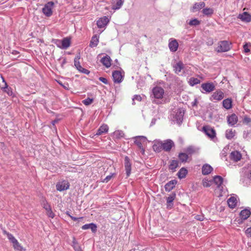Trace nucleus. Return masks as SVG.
<instances>
[{"label":"nucleus","mask_w":251,"mask_h":251,"mask_svg":"<svg viewBox=\"0 0 251 251\" xmlns=\"http://www.w3.org/2000/svg\"><path fill=\"white\" fill-rule=\"evenodd\" d=\"M213 171V168L208 164H205L203 165L201 169L202 174L203 175H207Z\"/></svg>","instance_id":"obj_20"},{"label":"nucleus","mask_w":251,"mask_h":251,"mask_svg":"<svg viewBox=\"0 0 251 251\" xmlns=\"http://www.w3.org/2000/svg\"><path fill=\"white\" fill-rule=\"evenodd\" d=\"M178 157L180 161L182 163L187 162L189 158L188 154L187 153L183 152L179 153L178 155Z\"/></svg>","instance_id":"obj_37"},{"label":"nucleus","mask_w":251,"mask_h":251,"mask_svg":"<svg viewBox=\"0 0 251 251\" xmlns=\"http://www.w3.org/2000/svg\"><path fill=\"white\" fill-rule=\"evenodd\" d=\"M213 180L218 188H220L223 182V178L220 176H216L213 178Z\"/></svg>","instance_id":"obj_34"},{"label":"nucleus","mask_w":251,"mask_h":251,"mask_svg":"<svg viewBox=\"0 0 251 251\" xmlns=\"http://www.w3.org/2000/svg\"><path fill=\"white\" fill-rule=\"evenodd\" d=\"M133 139L134 140V143L141 150L142 154H144L145 150L143 147L142 143L145 142L147 141V139L146 137L144 136H137L133 137Z\"/></svg>","instance_id":"obj_1"},{"label":"nucleus","mask_w":251,"mask_h":251,"mask_svg":"<svg viewBox=\"0 0 251 251\" xmlns=\"http://www.w3.org/2000/svg\"><path fill=\"white\" fill-rule=\"evenodd\" d=\"M70 184L66 180L58 182L56 185V189L59 191H63L69 188Z\"/></svg>","instance_id":"obj_9"},{"label":"nucleus","mask_w":251,"mask_h":251,"mask_svg":"<svg viewBox=\"0 0 251 251\" xmlns=\"http://www.w3.org/2000/svg\"><path fill=\"white\" fill-rule=\"evenodd\" d=\"M124 0H112V9H119L123 5Z\"/></svg>","instance_id":"obj_22"},{"label":"nucleus","mask_w":251,"mask_h":251,"mask_svg":"<svg viewBox=\"0 0 251 251\" xmlns=\"http://www.w3.org/2000/svg\"><path fill=\"white\" fill-rule=\"evenodd\" d=\"M223 106L226 109H229L232 107V100L230 99H226L223 101Z\"/></svg>","instance_id":"obj_33"},{"label":"nucleus","mask_w":251,"mask_h":251,"mask_svg":"<svg viewBox=\"0 0 251 251\" xmlns=\"http://www.w3.org/2000/svg\"><path fill=\"white\" fill-rule=\"evenodd\" d=\"M162 146V141H156L153 145L152 149L154 151L160 152L163 150Z\"/></svg>","instance_id":"obj_26"},{"label":"nucleus","mask_w":251,"mask_h":251,"mask_svg":"<svg viewBox=\"0 0 251 251\" xmlns=\"http://www.w3.org/2000/svg\"><path fill=\"white\" fill-rule=\"evenodd\" d=\"M108 130V126L106 125H102L98 129L97 134L100 135L103 133H107Z\"/></svg>","instance_id":"obj_30"},{"label":"nucleus","mask_w":251,"mask_h":251,"mask_svg":"<svg viewBox=\"0 0 251 251\" xmlns=\"http://www.w3.org/2000/svg\"><path fill=\"white\" fill-rule=\"evenodd\" d=\"M251 47V43H247L243 46V49L245 52H249L250 51V47Z\"/></svg>","instance_id":"obj_49"},{"label":"nucleus","mask_w":251,"mask_h":251,"mask_svg":"<svg viewBox=\"0 0 251 251\" xmlns=\"http://www.w3.org/2000/svg\"><path fill=\"white\" fill-rule=\"evenodd\" d=\"M201 87L205 93H210L215 89V86L212 82L203 83Z\"/></svg>","instance_id":"obj_8"},{"label":"nucleus","mask_w":251,"mask_h":251,"mask_svg":"<svg viewBox=\"0 0 251 251\" xmlns=\"http://www.w3.org/2000/svg\"><path fill=\"white\" fill-rule=\"evenodd\" d=\"M62 49H66L68 47L70 46L71 45V41L70 39L66 37L64 38L62 40Z\"/></svg>","instance_id":"obj_35"},{"label":"nucleus","mask_w":251,"mask_h":251,"mask_svg":"<svg viewBox=\"0 0 251 251\" xmlns=\"http://www.w3.org/2000/svg\"><path fill=\"white\" fill-rule=\"evenodd\" d=\"M184 64L181 61H179L176 63L174 66V71L175 73L176 74H178L184 68Z\"/></svg>","instance_id":"obj_23"},{"label":"nucleus","mask_w":251,"mask_h":251,"mask_svg":"<svg viewBox=\"0 0 251 251\" xmlns=\"http://www.w3.org/2000/svg\"><path fill=\"white\" fill-rule=\"evenodd\" d=\"M113 137L115 139H119L124 137V133L122 130H116L113 133Z\"/></svg>","instance_id":"obj_40"},{"label":"nucleus","mask_w":251,"mask_h":251,"mask_svg":"<svg viewBox=\"0 0 251 251\" xmlns=\"http://www.w3.org/2000/svg\"><path fill=\"white\" fill-rule=\"evenodd\" d=\"M4 233L6 234L8 239L12 243V244H14V243H16V242L18 241L12 234L7 232L6 231H4Z\"/></svg>","instance_id":"obj_41"},{"label":"nucleus","mask_w":251,"mask_h":251,"mask_svg":"<svg viewBox=\"0 0 251 251\" xmlns=\"http://www.w3.org/2000/svg\"><path fill=\"white\" fill-rule=\"evenodd\" d=\"M203 186L206 187H208L210 186V184L208 181L204 182H203Z\"/></svg>","instance_id":"obj_61"},{"label":"nucleus","mask_w":251,"mask_h":251,"mask_svg":"<svg viewBox=\"0 0 251 251\" xmlns=\"http://www.w3.org/2000/svg\"><path fill=\"white\" fill-rule=\"evenodd\" d=\"M57 122H58V120H54V121H52V122H51V123H52V124L54 126V125H55V124L56 123H57Z\"/></svg>","instance_id":"obj_63"},{"label":"nucleus","mask_w":251,"mask_h":251,"mask_svg":"<svg viewBox=\"0 0 251 251\" xmlns=\"http://www.w3.org/2000/svg\"><path fill=\"white\" fill-rule=\"evenodd\" d=\"M78 245L77 242L76 241L75 238V237H73V241H72V246H74L75 245Z\"/></svg>","instance_id":"obj_59"},{"label":"nucleus","mask_w":251,"mask_h":251,"mask_svg":"<svg viewBox=\"0 0 251 251\" xmlns=\"http://www.w3.org/2000/svg\"><path fill=\"white\" fill-rule=\"evenodd\" d=\"M200 80L197 78L191 77L190 79L189 83L191 86L199 84L200 83Z\"/></svg>","instance_id":"obj_44"},{"label":"nucleus","mask_w":251,"mask_h":251,"mask_svg":"<svg viewBox=\"0 0 251 251\" xmlns=\"http://www.w3.org/2000/svg\"><path fill=\"white\" fill-rule=\"evenodd\" d=\"M162 149L165 151H170L172 148L175 147L174 142L171 139H167L162 142Z\"/></svg>","instance_id":"obj_6"},{"label":"nucleus","mask_w":251,"mask_h":251,"mask_svg":"<svg viewBox=\"0 0 251 251\" xmlns=\"http://www.w3.org/2000/svg\"><path fill=\"white\" fill-rule=\"evenodd\" d=\"M62 40L55 39L53 40V43L59 48L62 49Z\"/></svg>","instance_id":"obj_50"},{"label":"nucleus","mask_w":251,"mask_h":251,"mask_svg":"<svg viewBox=\"0 0 251 251\" xmlns=\"http://www.w3.org/2000/svg\"><path fill=\"white\" fill-rule=\"evenodd\" d=\"M73 247L75 251H82L79 245H75Z\"/></svg>","instance_id":"obj_57"},{"label":"nucleus","mask_w":251,"mask_h":251,"mask_svg":"<svg viewBox=\"0 0 251 251\" xmlns=\"http://www.w3.org/2000/svg\"><path fill=\"white\" fill-rule=\"evenodd\" d=\"M109 20L106 16L100 18L97 22V25L99 28H102L109 23Z\"/></svg>","instance_id":"obj_14"},{"label":"nucleus","mask_w":251,"mask_h":251,"mask_svg":"<svg viewBox=\"0 0 251 251\" xmlns=\"http://www.w3.org/2000/svg\"><path fill=\"white\" fill-rule=\"evenodd\" d=\"M235 135V131L233 130L232 129H227L226 131V137L228 139H232Z\"/></svg>","instance_id":"obj_36"},{"label":"nucleus","mask_w":251,"mask_h":251,"mask_svg":"<svg viewBox=\"0 0 251 251\" xmlns=\"http://www.w3.org/2000/svg\"><path fill=\"white\" fill-rule=\"evenodd\" d=\"M99 80L103 82L105 84H107L108 83V80L106 78L103 77H100L99 78Z\"/></svg>","instance_id":"obj_56"},{"label":"nucleus","mask_w":251,"mask_h":251,"mask_svg":"<svg viewBox=\"0 0 251 251\" xmlns=\"http://www.w3.org/2000/svg\"><path fill=\"white\" fill-rule=\"evenodd\" d=\"M54 3L52 1H50L46 4L42 8V12L47 17H50L52 14V7Z\"/></svg>","instance_id":"obj_4"},{"label":"nucleus","mask_w":251,"mask_h":251,"mask_svg":"<svg viewBox=\"0 0 251 251\" xmlns=\"http://www.w3.org/2000/svg\"><path fill=\"white\" fill-rule=\"evenodd\" d=\"M230 45L231 43H229L227 41L224 40L220 41L219 43L216 50L219 52L227 51L230 49Z\"/></svg>","instance_id":"obj_2"},{"label":"nucleus","mask_w":251,"mask_h":251,"mask_svg":"<svg viewBox=\"0 0 251 251\" xmlns=\"http://www.w3.org/2000/svg\"><path fill=\"white\" fill-rule=\"evenodd\" d=\"M47 214L50 218H53L54 217V214L53 213L51 209L47 211Z\"/></svg>","instance_id":"obj_55"},{"label":"nucleus","mask_w":251,"mask_h":251,"mask_svg":"<svg viewBox=\"0 0 251 251\" xmlns=\"http://www.w3.org/2000/svg\"><path fill=\"white\" fill-rule=\"evenodd\" d=\"M93 101V99L88 98L82 101V103L85 105H89L91 104Z\"/></svg>","instance_id":"obj_48"},{"label":"nucleus","mask_w":251,"mask_h":251,"mask_svg":"<svg viewBox=\"0 0 251 251\" xmlns=\"http://www.w3.org/2000/svg\"><path fill=\"white\" fill-rule=\"evenodd\" d=\"M200 24V21L197 19H194L190 20L189 22V25L191 26H196Z\"/></svg>","instance_id":"obj_46"},{"label":"nucleus","mask_w":251,"mask_h":251,"mask_svg":"<svg viewBox=\"0 0 251 251\" xmlns=\"http://www.w3.org/2000/svg\"><path fill=\"white\" fill-rule=\"evenodd\" d=\"M99 36L97 35H94L90 42L89 46L91 48L96 47L99 43Z\"/></svg>","instance_id":"obj_29"},{"label":"nucleus","mask_w":251,"mask_h":251,"mask_svg":"<svg viewBox=\"0 0 251 251\" xmlns=\"http://www.w3.org/2000/svg\"><path fill=\"white\" fill-rule=\"evenodd\" d=\"M112 76L115 83H120L123 79V76L122 75L121 72L119 71H114L112 73Z\"/></svg>","instance_id":"obj_15"},{"label":"nucleus","mask_w":251,"mask_h":251,"mask_svg":"<svg viewBox=\"0 0 251 251\" xmlns=\"http://www.w3.org/2000/svg\"><path fill=\"white\" fill-rule=\"evenodd\" d=\"M80 55H77L74 59V65L76 69L81 68L80 63L79 62Z\"/></svg>","instance_id":"obj_42"},{"label":"nucleus","mask_w":251,"mask_h":251,"mask_svg":"<svg viewBox=\"0 0 251 251\" xmlns=\"http://www.w3.org/2000/svg\"><path fill=\"white\" fill-rule=\"evenodd\" d=\"M177 183V181L175 179L172 180L168 182L165 185V189L166 191H171L175 187Z\"/></svg>","instance_id":"obj_21"},{"label":"nucleus","mask_w":251,"mask_h":251,"mask_svg":"<svg viewBox=\"0 0 251 251\" xmlns=\"http://www.w3.org/2000/svg\"><path fill=\"white\" fill-rule=\"evenodd\" d=\"M197 103H198L197 100V99H195L194 101L193 102H192V105L193 106H195L197 105Z\"/></svg>","instance_id":"obj_62"},{"label":"nucleus","mask_w":251,"mask_h":251,"mask_svg":"<svg viewBox=\"0 0 251 251\" xmlns=\"http://www.w3.org/2000/svg\"><path fill=\"white\" fill-rule=\"evenodd\" d=\"M164 94V90L162 88L156 86L152 89V94L151 96H153V97L155 99H160L163 98Z\"/></svg>","instance_id":"obj_3"},{"label":"nucleus","mask_w":251,"mask_h":251,"mask_svg":"<svg viewBox=\"0 0 251 251\" xmlns=\"http://www.w3.org/2000/svg\"><path fill=\"white\" fill-rule=\"evenodd\" d=\"M81 228L83 230L91 229L93 233H96L97 230V226L94 223L85 224L81 227Z\"/></svg>","instance_id":"obj_19"},{"label":"nucleus","mask_w":251,"mask_h":251,"mask_svg":"<svg viewBox=\"0 0 251 251\" xmlns=\"http://www.w3.org/2000/svg\"><path fill=\"white\" fill-rule=\"evenodd\" d=\"M187 173L188 171L186 168L183 167L181 168L177 173L178 177L180 179H182L185 177L186 175L187 174Z\"/></svg>","instance_id":"obj_32"},{"label":"nucleus","mask_w":251,"mask_h":251,"mask_svg":"<svg viewBox=\"0 0 251 251\" xmlns=\"http://www.w3.org/2000/svg\"><path fill=\"white\" fill-rule=\"evenodd\" d=\"M71 218L72 219V220H73V221H78L79 219H82V217H80V218H76V217H73V216H71Z\"/></svg>","instance_id":"obj_60"},{"label":"nucleus","mask_w":251,"mask_h":251,"mask_svg":"<svg viewBox=\"0 0 251 251\" xmlns=\"http://www.w3.org/2000/svg\"><path fill=\"white\" fill-rule=\"evenodd\" d=\"M243 122L244 123L249 124L251 122V119L248 116H245L243 118Z\"/></svg>","instance_id":"obj_53"},{"label":"nucleus","mask_w":251,"mask_h":251,"mask_svg":"<svg viewBox=\"0 0 251 251\" xmlns=\"http://www.w3.org/2000/svg\"><path fill=\"white\" fill-rule=\"evenodd\" d=\"M13 247L15 250L22 251L23 250H25V249H24V248L21 245V244L18 242V241L16 242V243H14V244H13Z\"/></svg>","instance_id":"obj_43"},{"label":"nucleus","mask_w":251,"mask_h":251,"mask_svg":"<svg viewBox=\"0 0 251 251\" xmlns=\"http://www.w3.org/2000/svg\"><path fill=\"white\" fill-rule=\"evenodd\" d=\"M239 18L244 22H250L251 21V15L247 12H244L239 16Z\"/></svg>","instance_id":"obj_25"},{"label":"nucleus","mask_w":251,"mask_h":251,"mask_svg":"<svg viewBox=\"0 0 251 251\" xmlns=\"http://www.w3.org/2000/svg\"><path fill=\"white\" fill-rule=\"evenodd\" d=\"M131 165L129 158L127 156H126L125 157V167L127 177L129 176L131 174Z\"/></svg>","instance_id":"obj_16"},{"label":"nucleus","mask_w":251,"mask_h":251,"mask_svg":"<svg viewBox=\"0 0 251 251\" xmlns=\"http://www.w3.org/2000/svg\"><path fill=\"white\" fill-rule=\"evenodd\" d=\"M77 70L79 72L84 74L89 75L90 74V71L88 70L83 68L81 66V68H78Z\"/></svg>","instance_id":"obj_51"},{"label":"nucleus","mask_w":251,"mask_h":251,"mask_svg":"<svg viewBox=\"0 0 251 251\" xmlns=\"http://www.w3.org/2000/svg\"><path fill=\"white\" fill-rule=\"evenodd\" d=\"M251 215V212L248 209H244L242 210L240 213V216L242 220L247 219Z\"/></svg>","instance_id":"obj_28"},{"label":"nucleus","mask_w":251,"mask_h":251,"mask_svg":"<svg viewBox=\"0 0 251 251\" xmlns=\"http://www.w3.org/2000/svg\"><path fill=\"white\" fill-rule=\"evenodd\" d=\"M176 194L175 193H172L170 196L167 198V208L171 209L174 206V201L176 198Z\"/></svg>","instance_id":"obj_13"},{"label":"nucleus","mask_w":251,"mask_h":251,"mask_svg":"<svg viewBox=\"0 0 251 251\" xmlns=\"http://www.w3.org/2000/svg\"><path fill=\"white\" fill-rule=\"evenodd\" d=\"M203 132L210 138L213 139L216 137L215 130L208 126H203L202 127Z\"/></svg>","instance_id":"obj_5"},{"label":"nucleus","mask_w":251,"mask_h":251,"mask_svg":"<svg viewBox=\"0 0 251 251\" xmlns=\"http://www.w3.org/2000/svg\"><path fill=\"white\" fill-rule=\"evenodd\" d=\"M246 233L248 236L251 237V227L247 229L246 230Z\"/></svg>","instance_id":"obj_58"},{"label":"nucleus","mask_w":251,"mask_h":251,"mask_svg":"<svg viewBox=\"0 0 251 251\" xmlns=\"http://www.w3.org/2000/svg\"><path fill=\"white\" fill-rule=\"evenodd\" d=\"M205 5V4L204 2H196L194 4L193 6L191 8L190 11L192 12H195L204 7Z\"/></svg>","instance_id":"obj_18"},{"label":"nucleus","mask_w":251,"mask_h":251,"mask_svg":"<svg viewBox=\"0 0 251 251\" xmlns=\"http://www.w3.org/2000/svg\"><path fill=\"white\" fill-rule=\"evenodd\" d=\"M237 199L234 197H230L227 201L228 205L231 208H235L237 205Z\"/></svg>","instance_id":"obj_27"},{"label":"nucleus","mask_w":251,"mask_h":251,"mask_svg":"<svg viewBox=\"0 0 251 251\" xmlns=\"http://www.w3.org/2000/svg\"><path fill=\"white\" fill-rule=\"evenodd\" d=\"M238 117L234 113L227 117V122L230 126H234L238 122Z\"/></svg>","instance_id":"obj_12"},{"label":"nucleus","mask_w":251,"mask_h":251,"mask_svg":"<svg viewBox=\"0 0 251 251\" xmlns=\"http://www.w3.org/2000/svg\"><path fill=\"white\" fill-rule=\"evenodd\" d=\"M224 98V94L221 90H219L213 93L210 98V100L212 101H220Z\"/></svg>","instance_id":"obj_7"},{"label":"nucleus","mask_w":251,"mask_h":251,"mask_svg":"<svg viewBox=\"0 0 251 251\" xmlns=\"http://www.w3.org/2000/svg\"><path fill=\"white\" fill-rule=\"evenodd\" d=\"M184 110L182 109H178L176 112L175 119L178 125H180L183 121Z\"/></svg>","instance_id":"obj_10"},{"label":"nucleus","mask_w":251,"mask_h":251,"mask_svg":"<svg viewBox=\"0 0 251 251\" xmlns=\"http://www.w3.org/2000/svg\"><path fill=\"white\" fill-rule=\"evenodd\" d=\"M1 78L2 79L3 82H4L5 83V86L4 87L2 88L3 91L4 92L6 93L8 96H12L13 95V92H12L11 88L9 87L8 86L7 83H6V82L4 80V78L2 76L1 77Z\"/></svg>","instance_id":"obj_31"},{"label":"nucleus","mask_w":251,"mask_h":251,"mask_svg":"<svg viewBox=\"0 0 251 251\" xmlns=\"http://www.w3.org/2000/svg\"><path fill=\"white\" fill-rule=\"evenodd\" d=\"M178 167V161L176 160H173L171 161L169 165V169L173 172L175 171L176 169Z\"/></svg>","instance_id":"obj_38"},{"label":"nucleus","mask_w":251,"mask_h":251,"mask_svg":"<svg viewBox=\"0 0 251 251\" xmlns=\"http://www.w3.org/2000/svg\"><path fill=\"white\" fill-rule=\"evenodd\" d=\"M111 61L110 57L107 55L102 57L100 60L101 63L106 68H109L111 66Z\"/></svg>","instance_id":"obj_24"},{"label":"nucleus","mask_w":251,"mask_h":251,"mask_svg":"<svg viewBox=\"0 0 251 251\" xmlns=\"http://www.w3.org/2000/svg\"><path fill=\"white\" fill-rule=\"evenodd\" d=\"M229 158L231 160L236 162L241 160L242 154L239 151H234L230 153Z\"/></svg>","instance_id":"obj_11"},{"label":"nucleus","mask_w":251,"mask_h":251,"mask_svg":"<svg viewBox=\"0 0 251 251\" xmlns=\"http://www.w3.org/2000/svg\"><path fill=\"white\" fill-rule=\"evenodd\" d=\"M141 101L142 100V97L139 95H135L133 96L132 98V104H135V101Z\"/></svg>","instance_id":"obj_47"},{"label":"nucleus","mask_w":251,"mask_h":251,"mask_svg":"<svg viewBox=\"0 0 251 251\" xmlns=\"http://www.w3.org/2000/svg\"><path fill=\"white\" fill-rule=\"evenodd\" d=\"M115 175V174H111L110 175L107 176L103 180V182L107 183Z\"/></svg>","instance_id":"obj_52"},{"label":"nucleus","mask_w":251,"mask_h":251,"mask_svg":"<svg viewBox=\"0 0 251 251\" xmlns=\"http://www.w3.org/2000/svg\"><path fill=\"white\" fill-rule=\"evenodd\" d=\"M169 47L171 51H176L178 47V43L177 40L176 39H173L171 41H170L169 43Z\"/></svg>","instance_id":"obj_17"},{"label":"nucleus","mask_w":251,"mask_h":251,"mask_svg":"<svg viewBox=\"0 0 251 251\" xmlns=\"http://www.w3.org/2000/svg\"><path fill=\"white\" fill-rule=\"evenodd\" d=\"M203 15L207 16H211L214 13V10L211 8H203L202 10Z\"/></svg>","instance_id":"obj_39"},{"label":"nucleus","mask_w":251,"mask_h":251,"mask_svg":"<svg viewBox=\"0 0 251 251\" xmlns=\"http://www.w3.org/2000/svg\"><path fill=\"white\" fill-rule=\"evenodd\" d=\"M66 214L67 215H68V216H69L70 218H71V216H72L71 215L70 213V212H69V211H66Z\"/></svg>","instance_id":"obj_64"},{"label":"nucleus","mask_w":251,"mask_h":251,"mask_svg":"<svg viewBox=\"0 0 251 251\" xmlns=\"http://www.w3.org/2000/svg\"><path fill=\"white\" fill-rule=\"evenodd\" d=\"M43 205H44L43 207H44V208L45 209V210H46V212L51 209L50 206L49 204V203L47 202H45Z\"/></svg>","instance_id":"obj_54"},{"label":"nucleus","mask_w":251,"mask_h":251,"mask_svg":"<svg viewBox=\"0 0 251 251\" xmlns=\"http://www.w3.org/2000/svg\"><path fill=\"white\" fill-rule=\"evenodd\" d=\"M186 152L188 155H192L196 152V150L194 147L189 146L186 148Z\"/></svg>","instance_id":"obj_45"}]
</instances>
